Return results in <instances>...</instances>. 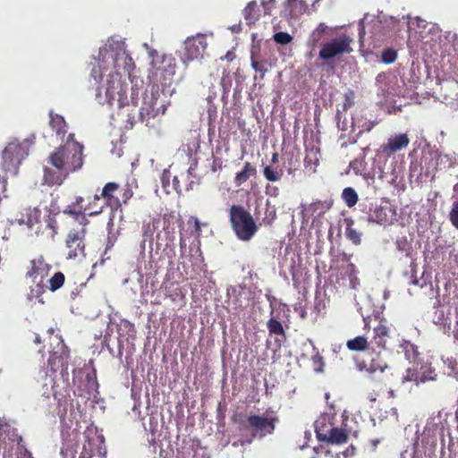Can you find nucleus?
Instances as JSON below:
<instances>
[{"instance_id":"obj_25","label":"nucleus","mask_w":458,"mask_h":458,"mask_svg":"<svg viewBox=\"0 0 458 458\" xmlns=\"http://www.w3.org/2000/svg\"><path fill=\"white\" fill-rule=\"evenodd\" d=\"M346 224L345 236L354 245H360L361 243L362 233L353 228L354 221L352 218H345Z\"/></svg>"},{"instance_id":"obj_49","label":"nucleus","mask_w":458,"mask_h":458,"mask_svg":"<svg viewBox=\"0 0 458 458\" xmlns=\"http://www.w3.org/2000/svg\"><path fill=\"white\" fill-rule=\"evenodd\" d=\"M193 223L194 225V231L197 234H199L201 232V225L199 219L195 216H191L189 219V223Z\"/></svg>"},{"instance_id":"obj_51","label":"nucleus","mask_w":458,"mask_h":458,"mask_svg":"<svg viewBox=\"0 0 458 458\" xmlns=\"http://www.w3.org/2000/svg\"><path fill=\"white\" fill-rule=\"evenodd\" d=\"M235 305V309H242L243 307H246L248 305V301H246L244 303L239 298L236 299V302H233Z\"/></svg>"},{"instance_id":"obj_53","label":"nucleus","mask_w":458,"mask_h":458,"mask_svg":"<svg viewBox=\"0 0 458 458\" xmlns=\"http://www.w3.org/2000/svg\"><path fill=\"white\" fill-rule=\"evenodd\" d=\"M20 458H34V457L32 456V454L30 451L24 450L21 454V457Z\"/></svg>"},{"instance_id":"obj_47","label":"nucleus","mask_w":458,"mask_h":458,"mask_svg":"<svg viewBox=\"0 0 458 458\" xmlns=\"http://www.w3.org/2000/svg\"><path fill=\"white\" fill-rule=\"evenodd\" d=\"M142 236H143V240H142V242H141V247H142V249H144L145 248V242L148 240H151L152 239V229L150 228L149 225L144 226Z\"/></svg>"},{"instance_id":"obj_61","label":"nucleus","mask_w":458,"mask_h":458,"mask_svg":"<svg viewBox=\"0 0 458 458\" xmlns=\"http://www.w3.org/2000/svg\"><path fill=\"white\" fill-rule=\"evenodd\" d=\"M288 173H289V174H292V173H293V169H292L291 167L288 169Z\"/></svg>"},{"instance_id":"obj_23","label":"nucleus","mask_w":458,"mask_h":458,"mask_svg":"<svg viewBox=\"0 0 458 458\" xmlns=\"http://www.w3.org/2000/svg\"><path fill=\"white\" fill-rule=\"evenodd\" d=\"M348 438L349 434L345 429L334 426L324 442L330 444H344L348 441Z\"/></svg>"},{"instance_id":"obj_63","label":"nucleus","mask_w":458,"mask_h":458,"mask_svg":"<svg viewBox=\"0 0 458 458\" xmlns=\"http://www.w3.org/2000/svg\"><path fill=\"white\" fill-rule=\"evenodd\" d=\"M136 123V121H131V126Z\"/></svg>"},{"instance_id":"obj_1","label":"nucleus","mask_w":458,"mask_h":458,"mask_svg":"<svg viewBox=\"0 0 458 458\" xmlns=\"http://www.w3.org/2000/svg\"><path fill=\"white\" fill-rule=\"evenodd\" d=\"M83 149V145L75 140L73 133H70L65 142L47 157V163L52 167L44 168V183L59 186L71 173L80 170L84 163Z\"/></svg>"},{"instance_id":"obj_36","label":"nucleus","mask_w":458,"mask_h":458,"mask_svg":"<svg viewBox=\"0 0 458 458\" xmlns=\"http://www.w3.org/2000/svg\"><path fill=\"white\" fill-rule=\"evenodd\" d=\"M84 198L81 196H77L75 198V201L73 204L77 206L78 209L81 210V212L84 213V211H89V216L98 215L100 214L103 210V206L99 207L98 210H92L91 208V203H89L88 206L83 207Z\"/></svg>"},{"instance_id":"obj_16","label":"nucleus","mask_w":458,"mask_h":458,"mask_svg":"<svg viewBox=\"0 0 458 458\" xmlns=\"http://www.w3.org/2000/svg\"><path fill=\"white\" fill-rule=\"evenodd\" d=\"M315 433L318 441L324 442L330 430L334 427L331 417L327 414L318 417L315 423Z\"/></svg>"},{"instance_id":"obj_11","label":"nucleus","mask_w":458,"mask_h":458,"mask_svg":"<svg viewBox=\"0 0 458 458\" xmlns=\"http://www.w3.org/2000/svg\"><path fill=\"white\" fill-rule=\"evenodd\" d=\"M158 91L151 92L150 97H144L143 106L139 112V121L148 124L151 118L165 114V105L164 102L158 103Z\"/></svg>"},{"instance_id":"obj_43","label":"nucleus","mask_w":458,"mask_h":458,"mask_svg":"<svg viewBox=\"0 0 458 458\" xmlns=\"http://www.w3.org/2000/svg\"><path fill=\"white\" fill-rule=\"evenodd\" d=\"M122 205L127 204L130 199L133 196V191L129 184H127L124 188L122 189Z\"/></svg>"},{"instance_id":"obj_52","label":"nucleus","mask_w":458,"mask_h":458,"mask_svg":"<svg viewBox=\"0 0 458 458\" xmlns=\"http://www.w3.org/2000/svg\"><path fill=\"white\" fill-rule=\"evenodd\" d=\"M233 58H234V55H233V52H231V51H228V52L226 53V55H225L224 57H221L220 59H221V60H225H225H227V61H232Z\"/></svg>"},{"instance_id":"obj_50","label":"nucleus","mask_w":458,"mask_h":458,"mask_svg":"<svg viewBox=\"0 0 458 458\" xmlns=\"http://www.w3.org/2000/svg\"><path fill=\"white\" fill-rule=\"evenodd\" d=\"M356 448L353 445H349L345 451L343 452L344 458L352 457L355 454Z\"/></svg>"},{"instance_id":"obj_35","label":"nucleus","mask_w":458,"mask_h":458,"mask_svg":"<svg viewBox=\"0 0 458 458\" xmlns=\"http://www.w3.org/2000/svg\"><path fill=\"white\" fill-rule=\"evenodd\" d=\"M65 281V276L62 272H56L54 276L48 280L49 289L52 292H55L60 289Z\"/></svg>"},{"instance_id":"obj_29","label":"nucleus","mask_w":458,"mask_h":458,"mask_svg":"<svg viewBox=\"0 0 458 458\" xmlns=\"http://www.w3.org/2000/svg\"><path fill=\"white\" fill-rule=\"evenodd\" d=\"M251 67L256 72L260 73V79H263L265 74L268 72L271 67L270 63L267 59H257L254 55H251Z\"/></svg>"},{"instance_id":"obj_48","label":"nucleus","mask_w":458,"mask_h":458,"mask_svg":"<svg viewBox=\"0 0 458 458\" xmlns=\"http://www.w3.org/2000/svg\"><path fill=\"white\" fill-rule=\"evenodd\" d=\"M93 454L94 453L92 448L90 446L88 448L87 445H84L80 458H91L93 456Z\"/></svg>"},{"instance_id":"obj_10","label":"nucleus","mask_w":458,"mask_h":458,"mask_svg":"<svg viewBox=\"0 0 458 458\" xmlns=\"http://www.w3.org/2000/svg\"><path fill=\"white\" fill-rule=\"evenodd\" d=\"M50 339L52 341L51 344H55V345L49 351L50 356L47 360V367L52 373H55L58 368L67 367L70 351L60 336H51Z\"/></svg>"},{"instance_id":"obj_28","label":"nucleus","mask_w":458,"mask_h":458,"mask_svg":"<svg viewBox=\"0 0 458 458\" xmlns=\"http://www.w3.org/2000/svg\"><path fill=\"white\" fill-rule=\"evenodd\" d=\"M319 164V150L318 148H310L307 151L304 158V165L307 169L313 172L316 171V167Z\"/></svg>"},{"instance_id":"obj_64","label":"nucleus","mask_w":458,"mask_h":458,"mask_svg":"<svg viewBox=\"0 0 458 458\" xmlns=\"http://www.w3.org/2000/svg\"><path fill=\"white\" fill-rule=\"evenodd\" d=\"M455 416L458 419V410L455 411Z\"/></svg>"},{"instance_id":"obj_12","label":"nucleus","mask_w":458,"mask_h":458,"mask_svg":"<svg viewBox=\"0 0 458 458\" xmlns=\"http://www.w3.org/2000/svg\"><path fill=\"white\" fill-rule=\"evenodd\" d=\"M333 29L329 28L326 23L321 22L311 31L307 40V46L311 51H314L318 47L321 48L323 44L333 36Z\"/></svg>"},{"instance_id":"obj_27","label":"nucleus","mask_w":458,"mask_h":458,"mask_svg":"<svg viewBox=\"0 0 458 458\" xmlns=\"http://www.w3.org/2000/svg\"><path fill=\"white\" fill-rule=\"evenodd\" d=\"M267 327L270 335H280L282 337L281 339H276V342H278L279 344H281L282 341L285 340L284 329L280 321L274 318H271L267 323Z\"/></svg>"},{"instance_id":"obj_15","label":"nucleus","mask_w":458,"mask_h":458,"mask_svg":"<svg viewBox=\"0 0 458 458\" xmlns=\"http://www.w3.org/2000/svg\"><path fill=\"white\" fill-rule=\"evenodd\" d=\"M30 264L31 267L27 272V276L32 278L33 282L38 280L44 282V279L49 276L51 266L45 261L43 257L31 260Z\"/></svg>"},{"instance_id":"obj_37","label":"nucleus","mask_w":458,"mask_h":458,"mask_svg":"<svg viewBox=\"0 0 458 458\" xmlns=\"http://www.w3.org/2000/svg\"><path fill=\"white\" fill-rule=\"evenodd\" d=\"M420 381L423 382L424 379H419V374L415 368L407 369L405 374L402 377L403 384H405L407 382H415L418 385Z\"/></svg>"},{"instance_id":"obj_26","label":"nucleus","mask_w":458,"mask_h":458,"mask_svg":"<svg viewBox=\"0 0 458 458\" xmlns=\"http://www.w3.org/2000/svg\"><path fill=\"white\" fill-rule=\"evenodd\" d=\"M49 124L51 128L55 131L57 135L64 136L66 132V122L64 118L59 114H54L52 112L50 113V121Z\"/></svg>"},{"instance_id":"obj_31","label":"nucleus","mask_w":458,"mask_h":458,"mask_svg":"<svg viewBox=\"0 0 458 458\" xmlns=\"http://www.w3.org/2000/svg\"><path fill=\"white\" fill-rule=\"evenodd\" d=\"M342 198L345 202L346 206L352 208L358 202L359 197L356 191L352 187L344 188L342 192Z\"/></svg>"},{"instance_id":"obj_55","label":"nucleus","mask_w":458,"mask_h":458,"mask_svg":"<svg viewBox=\"0 0 458 458\" xmlns=\"http://www.w3.org/2000/svg\"><path fill=\"white\" fill-rule=\"evenodd\" d=\"M279 156L277 153H273L271 162L276 164L278 162Z\"/></svg>"},{"instance_id":"obj_20","label":"nucleus","mask_w":458,"mask_h":458,"mask_svg":"<svg viewBox=\"0 0 458 458\" xmlns=\"http://www.w3.org/2000/svg\"><path fill=\"white\" fill-rule=\"evenodd\" d=\"M175 59L171 55H164L161 65L157 68V72H160L164 81L170 80L175 73Z\"/></svg>"},{"instance_id":"obj_2","label":"nucleus","mask_w":458,"mask_h":458,"mask_svg":"<svg viewBox=\"0 0 458 458\" xmlns=\"http://www.w3.org/2000/svg\"><path fill=\"white\" fill-rule=\"evenodd\" d=\"M376 320L377 325L373 327V335L370 338L372 345L370 361L369 363L365 360L357 362V369L366 372L365 381L374 391L382 390L386 386L385 371L388 365L380 358V354L382 351L389 348L391 341L390 327L386 319L376 318Z\"/></svg>"},{"instance_id":"obj_34","label":"nucleus","mask_w":458,"mask_h":458,"mask_svg":"<svg viewBox=\"0 0 458 458\" xmlns=\"http://www.w3.org/2000/svg\"><path fill=\"white\" fill-rule=\"evenodd\" d=\"M264 177L269 182H278L284 175L282 169H274L267 165L263 169Z\"/></svg>"},{"instance_id":"obj_38","label":"nucleus","mask_w":458,"mask_h":458,"mask_svg":"<svg viewBox=\"0 0 458 458\" xmlns=\"http://www.w3.org/2000/svg\"><path fill=\"white\" fill-rule=\"evenodd\" d=\"M131 95H130V100L133 106H136L138 103L139 98V93H140V85L138 79L131 80Z\"/></svg>"},{"instance_id":"obj_58","label":"nucleus","mask_w":458,"mask_h":458,"mask_svg":"<svg viewBox=\"0 0 458 458\" xmlns=\"http://www.w3.org/2000/svg\"><path fill=\"white\" fill-rule=\"evenodd\" d=\"M34 342L36 344H40L41 343V338L38 335H36Z\"/></svg>"},{"instance_id":"obj_14","label":"nucleus","mask_w":458,"mask_h":458,"mask_svg":"<svg viewBox=\"0 0 458 458\" xmlns=\"http://www.w3.org/2000/svg\"><path fill=\"white\" fill-rule=\"evenodd\" d=\"M410 139L407 134L400 133L388 138L387 142L381 146V150L387 156L404 149L408 147Z\"/></svg>"},{"instance_id":"obj_32","label":"nucleus","mask_w":458,"mask_h":458,"mask_svg":"<svg viewBox=\"0 0 458 458\" xmlns=\"http://www.w3.org/2000/svg\"><path fill=\"white\" fill-rule=\"evenodd\" d=\"M35 285L30 288V293L29 294V298L38 299L39 302L44 303L41 296L46 292V284L42 280H38L34 282Z\"/></svg>"},{"instance_id":"obj_62","label":"nucleus","mask_w":458,"mask_h":458,"mask_svg":"<svg viewBox=\"0 0 458 458\" xmlns=\"http://www.w3.org/2000/svg\"><path fill=\"white\" fill-rule=\"evenodd\" d=\"M264 8H265V14H269V13L267 11L266 6H264Z\"/></svg>"},{"instance_id":"obj_41","label":"nucleus","mask_w":458,"mask_h":458,"mask_svg":"<svg viewBox=\"0 0 458 458\" xmlns=\"http://www.w3.org/2000/svg\"><path fill=\"white\" fill-rule=\"evenodd\" d=\"M449 220L454 227L458 229V200L454 201L449 212Z\"/></svg>"},{"instance_id":"obj_17","label":"nucleus","mask_w":458,"mask_h":458,"mask_svg":"<svg viewBox=\"0 0 458 458\" xmlns=\"http://www.w3.org/2000/svg\"><path fill=\"white\" fill-rule=\"evenodd\" d=\"M22 148L19 144H9L4 150L3 151V159L4 162V165L6 164H12L13 166L17 168V166L21 164Z\"/></svg>"},{"instance_id":"obj_56","label":"nucleus","mask_w":458,"mask_h":458,"mask_svg":"<svg viewBox=\"0 0 458 458\" xmlns=\"http://www.w3.org/2000/svg\"><path fill=\"white\" fill-rule=\"evenodd\" d=\"M66 403H67V400H64V408H63V411L62 410H59V412H62V416H64L66 414Z\"/></svg>"},{"instance_id":"obj_44","label":"nucleus","mask_w":458,"mask_h":458,"mask_svg":"<svg viewBox=\"0 0 458 458\" xmlns=\"http://www.w3.org/2000/svg\"><path fill=\"white\" fill-rule=\"evenodd\" d=\"M86 380L89 388L88 393L89 394L91 390L98 386L95 372L93 374H87Z\"/></svg>"},{"instance_id":"obj_7","label":"nucleus","mask_w":458,"mask_h":458,"mask_svg":"<svg viewBox=\"0 0 458 458\" xmlns=\"http://www.w3.org/2000/svg\"><path fill=\"white\" fill-rule=\"evenodd\" d=\"M128 84L123 81L121 73L115 72L109 74L106 87V98L109 106L115 103L118 108L123 107L129 104L127 97Z\"/></svg>"},{"instance_id":"obj_4","label":"nucleus","mask_w":458,"mask_h":458,"mask_svg":"<svg viewBox=\"0 0 458 458\" xmlns=\"http://www.w3.org/2000/svg\"><path fill=\"white\" fill-rule=\"evenodd\" d=\"M231 420L242 428L250 429L253 437H258L259 438H264L266 436L273 434L276 429V424L278 422L276 416L265 417L256 414H250L246 420H243L242 413L233 414Z\"/></svg>"},{"instance_id":"obj_22","label":"nucleus","mask_w":458,"mask_h":458,"mask_svg":"<svg viewBox=\"0 0 458 458\" xmlns=\"http://www.w3.org/2000/svg\"><path fill=\"white\" fill-rule=\"evenodd\" d=\"M261 10L256 1L250 2L243 10V16L248 25L254 24L260 17Z\"/></svg>"},{"instance_id":"obj_59","label":"nucleus","mask_w":458,"mask_h":458,"mask_svg":"<svg viewBox=\"0 0 458 458\" xmlns=\"http://www.w3.org/2000/svg\"><path fill=\"white\" fill-rule=\"evenodd\" d=\"M243 294H245V292H244L243 290H242V291H240V292L238 293V297H239V298H242V296Z\"/></svg>"},{"instance_id":"obj_9","label":"nucleus","mask_w":458,"mask_h":458,"mask_svg":"<svg viewBox=\"0 0 458 458\" xmlns=\"http://www.w3.org/2000/svg\"><path fill=\"white\" fill-rule=\"evenodd\" d=\"M208 47L207 36L198 33L195 36L188 37L184 41V49L182 59L183 63L201 59Z\"/></svg>"},{"instance_id":"obj_8","label":"nucleus","mask_w":458,"mask_h":458,"mask_svg":"<svg viewBox=\"0 0 458 458\" xmlns=\"http://www.w3.org/2000/svg\"><path fill=\"white\" fill-rule=\"evenodd\" d=\"M396 208L388 200L375 202L369 208L368 220L381 225H387L396 221Z\"/></svg>"},{"instance_id":"obj_46","label":"nucleus","mask_w":458,"mask_h":458,"mask_svg":"<svg viewBox=\"0 0 458 458\" xmlns=\"http://www.w3.org/2000/svg\"><path fill=\"white\" fill-rule=\"evenodd\" d=\"M52 391L53 396L55 400H57L58 407L60 409L63 406L64 401L66 400L65 394H62L61 393L57 392L56 386L55 383L52 386Z\"/></svg>"},{"instance_id":"obj_21","label":"nucleus","mask_w":458,"mask_h":458,"mask_svg":"<svg viewBox=\"0 0 458 458\" xmlns=\"http://www.w3.org/2000/svg\"><path fill=\"white\" fill-rule=\"evenodd\" d=\"M286 10L292 18L297 19L308 10V4L304 0H287Z\"/></svg>"},{"instance_id":"obj_24","label":"nucleus","mask_w":458,"mask_h":458,"mask_svg":"<svg viewBox=\"0 0 458 458\" xmlns=\"http://www.w3.org/2000/svg\"><path fill=\"white\" fill-rule=\"evenodd\" d=\"M401 352L404 353L405 358L411 362H415L418 356L419 351L415 344L407 340H402L399 344Z\"/></svg>"},{"instance_id":"obj_60","label":"nucleus","mask_w":458,"mask_h":458,"mask_svg":"<svg viewBox=\"0 0 458 458\" xmlns=\"http://www.w3.org/2000/svg\"><path fill=\"white\" fill-rule=\"evenodd\" d=\"M267 4H275V0H270L269 2H267Z\"/></svg>"},{"instance_id":"obj_39","label":"nucleus","mask_w":458,"mask_h":458,"mask_svg":"<svg viewBox=\"0 0 458 458\" xmlns=\"http://www.w3.org/2000/svg\"><path fill=\"white\" fill-rule=\"evenodd\" d=\"M396 57H397L396 51L392 48H387L382 52L381 60L385 64H389L394 63L396 60Z\"/></svg>"},{"instance_id":"obj_57","label":"nucleus","mask_w":458,"mask_h":458,"mask_svg":"<svg viewBox=\"0 0 458 458\" xmlns=\"http://www.w3.org/2000/svg\"><path fill=\"white\" fill-rule=\"evenodd\" d=\"M180 246H181V248H185V246H186L185 242L182 237L180 239Z\"/></svg>"},{"instance_id":"obj_42","label":"nucleus","mask_w":458,"mask_h":458,"mask_svg":"<svg viewBox=\"0 0 458 458\" xmlns=\"http://www.w3.org/2000/svg\"><path fill=\"white\" fill-rule=\"evenodd\" d=\"M396 247L401 251H406L407 255H409V251L411 250V244L407 241L406 237H401L396 240Z\"/></svg>"},{"instance_id":"obj_54","label":"nucleus","mask_w":458,"mask_h":458,"mask_svg":"<svg viewBox=\"0 0 458 458\" xmlns=\"http://www.w3.org/2000/svg\"><path fill=\"white\" fill-rule=\"evenodd\" d=\"M370 317H366V318H363V321H364V327L365 329L366 328H369V323H370Z\"/></svg>"},{"instance_id":"obj_30","label":"nucleus","mask_w":458,"mask_h":458,"mask_svg":"<svg viewBox=\"0 0 458 458\" xmlns=\"http://www.w3.org/2000/svg\"><path fill=\"white\" fill-rule=\"evenodd\" d=\"M64 214L73 216L75 219L79 220V224H89V219L87 218L85 213L81 212V210L78 209L77 206L73 203L68 205L64 210Z\"/></svg>"},{"instance_id":"obj_13","label":"nucleus","mask_w":458,"mask_h":458,"mask_svg":"<svg viewBox=\"0 0 458 458\" xmlns=\"http://www.w3.org/2000/svg\"><path fill=\"white\" fill-rule=\"evenodd\" d=\"M120 189V185L116 182H107L102 189L100 194H95L94 200L103 199L105 204L113 210H117L122 207L121 199L115 196L116 191Z\"/></svg>"},{"instance_id":"obj_33","label":"nucleus","mask_w":458,"mask_h":458,"mask_svg":"<svg viewBox=\"0 0 458 458\" xmlns=\"http://www.w3.org/2000/svg\"><path fill=\"white\" fill-rule=\"evenodd\" d=\"M276 209L275 207H271L269 202H267V208L265 211V216L262 219L261 225L264 226H272L273 223L276 219Z\"/></svg>"},{"instance_id":"obj_45","label":"nucleus","mask_w":458,"mask_h":458,"mask_svg":"<svg viewBox=\"0 0 458 458\" xmlns=\"http://www.w3.org/2000/svg\"><path fill=\"white\" fill-rule=\"evenodd\" d=\"M312 362H313V365H314V369L316 371H318V372L322 371V368L324 366V361H323V358H322L321 355H319L318 353L314 355L312 357Z\"/></svg>"},{"instance_id":"obj_5","label":"nucleus","mask_w":458,"mask_h":458,"mask_svg":"<svg viewBox=\"0 0 458 458\" xmlns=\"http://www.w3.org/2000/svg\"><path fill=\"white\" fill-rule=\"evenodd\" d=\"M89 224H78L71 228L64 239V249L68 259L81 260L86 257Z\"/></svg>"},{"instance_id":"obj_40","label":"nucleus","mask_w":458,"mask_h":458,"mask_svg":"<svg viewBox=\"0 0 458 458\" xmlns=\"http://www.w3.org/2000/svg\"><path fill=\"white\" fill-rule=\"evenodd\" d=\"M274 40L280 45H286L292 42L293 37L287 32H277L273 37Z\"/></svg>"},{"instance_id":"obj_18","label":"nucleus","mask_w":458,"mask_h":458,"mask_svg":"<svg viewBox=\"0 0 458 458\" xmlns=\"http://www.w3.org/2000/svg\"><path fill=\"white\" fill-rule=\"evenodd\" d=\"M346 347L352 352H368L372 357V345L370 340L364 335H358L346 342Z\"/></svg>"},{"instance_id":"obj_6","label":"nucleus","mask_w":458,"mask_h":458,"mask_svg":"<svg viewBox=\"0 0 458 458\" xmlns=\"http://www.w3.org/2000/svg\"><path fill=\"white\" fill-rule=\"evenodd\" d=\"M352 38L345 33L335 37L332 36L323 44L318 52V57L323 61H328L343 55L350 54L352 52Z\"/></svg>"},{"instance_id":"obj_3","label":"nucleus","mask_w":458,"mask_h":458,"mask_svg":"<svg viewBox=\"0 0 458 458\" xmlns=\"http://www.w3.org/2000/svg\"><path fill=\"white\" fill-rule=\"evenodd\" d=\"M229 222L236 237L242 242L250 241L259 231L252 215L242 205H233L228 210Z\"/></svg>"},{"instance_id":"obj_19","label":"nucleus","mask_w":458,"mask_h":458,"mask_svg":"<svg viewBox=\"0 0 458 458\" xmlns=\"http://www.w3.org/2000/svg\"><path fill=\"white\" fill-rule=\"evenodd\" d=\"M257 174V169L254 165L250 162H245L242 170L235 174L233 183L236 187L242 186L250 178L255 177Z\"/></svg>"}]
</instances>
